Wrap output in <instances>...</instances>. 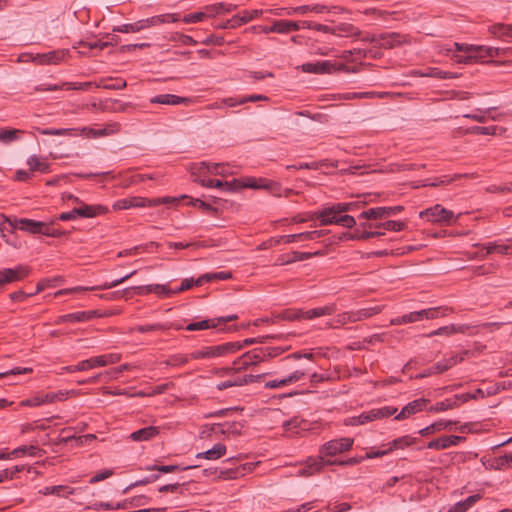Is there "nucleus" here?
<instances>
[{
  "instance_id": "nucleus-17",
  "label": "nucleus",
  "mask_w": 512,
  "mask_h": 512,
  "mask_svg": "<svg viewBox=\"0 0 512 512\" xmlns=\"http://www.w3.org/2000/svg\"><path fill=\"white\" fill-rule=\"evenodd\" d=\"M199 183L203 187L218 188L222 191H227V192L237 191L243 187L242 184L236 179H233L231 181H225V182H223L219 179H199Z\"/></svg>"
},
{
  "instance_id": "nucleus-18",
  "label": "nucleus",
  "mask_w": 512,
  "mask_h": 512,
  "mask_svg": "<svg viewBox=\"0 0 512 512\" xmlns=\"http://www.w3.org/2000/svg\"><path fill=\"white\" fill-rule=\"evenodd\" d=\"M136 273V270L132 271L131 273L119 278V279H115L111 282H106L102 285H99V286H95V287H75V288H72V289H64V290H59L58 292H56V296L58 295H63V294H67L69 292H77V291H87V290H105V289H110V288H114L116 286H118L119 284L123 283L124 281L128 280L131 276H133L134 274Z\"/></svg>"
},
{
  "instance_id": "nucleus-2",
  "label": "nucleus",
  "mask_w": 512,
  "mask_h": 512,
  "mask_svg": "<svg viewBox=\"0 0 512 512\" xmlns=\"http://www.w3.org/2000/svg\"><path fill=\"white\" fill-rule=\"evenodd\" d=\"M177 202L176 198L172 197H162V198H154L148 199L140 196H133L128 198L119 199L113 205V208L116 210H126L130 208H144V207H154L161 204H170Z\"/></svg>"
},
{
  "instance_id": "nucleus-15",
  "label": "nucleus",
  "mask_w": 512,
  "mask_h": 512,
  "mask_svg": "<svg viewBox=\"0 0 512 512\" xmlns=\"http://www.w3.org/2000/svg\"><path fill=\"white\" fill-rule=\"evenodd\" d=\"M488 119L496 120V109L488 108L485 111L482 110V135H501L506 129L499 125H485Z\"/></svg>"
},
{
  "instance_id": "nucleus-7",
  "label": "nucleus",
  "mask_w": 512,
  "mask_h": 512,
  "mask_svg": "<svg viewBox=\"0 0 512 512\" xmlns=\"http://www.w3.org/2000/svg\"><path fill=\"white\" fill-rule=\"evenodd\" d=\"M67 54V50H53L36 55L24 54L22 57H29V60L37 65H52L60 63Z\"/></svg>"
},
{
  "instance_id": "nucleus-6",
  "label": "nucleus",
  "mask_w": 512,
  "mask_h": 512,
  "mask_svg": "<svg viewBox=\"0 0 512 512\" xmlns=\"http://www.w3.org/2000/svg\"><path fill=\"white\" fill-rule=\"evenodd\" d=\"M263 14V10L254 9L252 11L243 10L240 14L233 16L231 19L225 20L217 25L220 29H235Z\"/></svg>"
},
{
  "instance_id": "nucleus-58",
  "label": "nucleus",
  "mask_w": 512,
  "mask_h": 512,
  "mask_svg": "<svg viewBox=\"0 0 512 512\" xmlns=\"http://www.w3.org/2000/svg\"><path fill=\"white\" fill-rule=\"evenodd\" d=\"M421 76L433 77L438 79H450L455 77L453 73L443 71L438 68H430L428 72L422 73Z\"/></svg>"
},
{
  "instance_id": "nucleus-52",
  "label": "nucleus",
  "mask_w": 512,
  "mask_h": 512,
  "mask_svg": "<svg viewBox=\"0 0 512 512\" xmlns=\"http://www.w3.org/2000/svg\"><path fill=\"white\" fill-rule=\"evenodd\" d=\"M457 363V357L452 356L447 359H443L437 362L435 365L431 367V372L443 373L453 367Z\"/></svg>"
},
{
  "instance_id": "nucleus-49",
  "label": "nucleus",
  "mask_w": 512,
  "mask_h": 512,
  "mask_svg": "<svg viewBox=\"0 0 512 512\" xmlns=\"http://www.w3.org/2000/svg\"><path fill=\"white\" fill-rule=\"evenodd\" d=\"M96 367H103V361L100 356L91 357L86 360H82L77 364L79 371H87Z\"/></svg>"
},
{
  "instance_id": "nucleus-16",
  "label": "nucleus",
  "mask_w": 512,
  "mask_h": 512,
  "mask_svg": "<svg viewBox=\"0 0 512 512\" xmlns=\"http://www.w3.org/2000/svg\"><path fill=\"white\" fill-rule=\"evenodd\" d=\"M262 375L246 374L244 376H236L231 379L222 381L216 385L217 390L222 391L233 386H243L249 383L259 382Z\"/></svg>"
},
{
  "instance_id": "nucleus-27",
  "label": "nucleus",
  "mask_w": 512,
  "mask_h": 512,
  "mask_svg": "<svg viewBox=\"0 0 512 512\" xmlns=\"http://www.w3.org/2000/svg\"><path fill=\"white\" fill-rule=\"evenodd\" d=\"M189 98L180 97L173 94H160L152 97L150 103L162 105H180L189 103Z\"/></svg>"
},
{
  "instance_id": "nucleus-33",
  "label": "nucleus",
  "mask_w": 512,
  "mask_h": 512,
  "mask_svg": "<svg viewBox=\"0 0 512 512\" xmlns=\"http://www.w3.org/2000/svg\"><path fill=\"white\" fill-rule=\"evenodd\" d=\"M361 34V31L350 23H340L333 26V35L340 37H356Z\"/></svg>"
},
{
  "instance_id": "nucleus-8",
  "label": "nucleus",
  "mask_w": 512,
  "mask_h": 512,
  "mask_svg": "<svg viewBox=\"0 0 512 512\" xmlns=\"http://www.w3.org/2000/svg\"><path fill=\"white\" fill-rule=\"evenodd\" d=\"M29 274L26 266L18 265L15 268L0 269V286L24 279Z\"/></svg>"
},
{
  "instance_id": "nucleus-55",
  "label": "nucleus",
  "mask_w": 512,
  "mask_h": 512,
  "mask_svg": "<svg viewBox=\"0 0 512 512\" xmlns=\"http://www.w3.org/2000/svg\"><path fill=\"white\" fill-rule=\"evenodd\" d=\"M375 420V413L373 412V409L369 411H365L361 413L359 416H355L350 418L349 424L353 426L357 425H363L367 422H371Z\"/></svg>"
},
{
  "instance_id": "nucleus-26",
  "label": "nucleus",
  "mask_w": 512,
  "mask_h": 512,
  "mask_svg": "<svg viewBox=\"0 0 512 512\" xmlns=\"http://www.w3.org/2000/svg\"><path fill=\"white\" fill-rule=\"evenodd\" d=\"M243 348V344L240 341L227 342L215 346H211L213 358L222 357L229 354H233Z\"/></svg>"
},
{
  "instance_id": "nucleus-47",
  "label": "nucleus",
  "mask_w": 512,
  "mask_h": 512,
  "mask_svg": "<svg viewBox=\"0 0 512 512\" xmlns=\"http://www.w3.org/2000/svg\"><path fill=\"white\" fill-rule=\"evenodd\" d=\"M416 442V438L405 435L399 438L394 439L388 448V451H393L395 449H403L404 447H408Z\"/></svg>"
},
{
  "instance_id": "nucleus-61",
  "label": "nucleus",
  "mask_w": 512,
  "mask_h": 512,
  "mask_svg": "<svg viewBox=\"0 0 512 512\" xmlns=\"http://www.w3.org/2000/svg\"><path fill=\"white\" fill-rule=\"evenodd\" d=\"M485 249H486V254L505 255V254H508L510 247L506 246V245H499L496 243H489L485 246Z\"/></svg>"
},
{
  "instance_id": "nucleus-36",
  "label": "nucleus",
  "mask_w": 512,
  "mask_h": 512,
  "mask_svg": "<svg viewBox=\"0 0 512 512\" xmlns=\"http://www.w3.org/2000/svg\"><path fill=\"white\" fill-rule=\"evenodd\" d=\"M452 311L451 308L448 307H431L427 309L420 310L419 313L421 314V321L423 319H435L439 317L446 316L448 313Z\"/></svg>"
},
{
  "instance_id": "nucleus-64",
  "label": "nucleus",
  "mask_w": 512,
  "mask_h": 512,
  "mask_svg": "<svg viewBox=\"0 0 512 512\" xmlns=\"http://www.w3.org/2000/svg\"><path fill=\"white\" fill-rule=\"evenodd\" d=\"M210 167H211L210 173L212 175L226 176L231 173L229 171V165L225 164V163H211Z\"/></svg>"
},
{
  "instance_id": "nucleus-57",
  "label": "nucleus",
  "mask_w": 512,
  "mask_h": 512,
  "mask_svg": "<svg viewBox=\"0 0 512 512\" xmlns=\"http://www.w3.org/2000/svg\"><path fill=\"white\" fill-rule=\"evenodd\" d=\"M140 20L129 23V24H123L121 26H116L113 28L114 32H121V33H135L142 30Z\"/></svg>"
},
{
  "instance_id": "nucleus-22",
  "label": "nucleus",
  "mask_w": 512,
  "mask_h": 512,
  "mask_svg": "<svg viewBox=\"0 0 512 512\" xmlns=\"http://www.w3.org/2000/svg\"><path fill=\"white\" fill-rule=\"evenodd\" d=\"M304 376H305V372L304 371L296 370L293 373H291L288 376L283 377L281 379H274V380L267 381L265 383V387L269 388V389L281 388V387L287 386L289 384L298 382Z\"/></svg>"
},
{
  "instance_id": "nucleus-46",
  "label": "nucleus",
  "mask_w": 512,
  "mask_h": 512,
  "mask_svg": "<svg viewBox=\"0 0 512 512\" xmlns=\"http://www.w3.org/2000/svg\"><path fill=\"white\" fill-rule=\"evenodd\" d=\"M418 321H421V314L419 313V311H414V312H410L408 314H405V315H402V316H399L396 318H392L390 320V324L391 325H402V324L414 323V322H418Z\"/></svg>"
},
{
  "instance_id": "nucleus-45",
  "label": "nucleus",
  "mask_w": 512,
  "mask_h": 512,
  "mask_svg": "<svg viewBox=\"0 0 512 512\" xmlns=\"http://www.w3.org/2000/svg\"><path fill=\"white\" fill-rule=\"evenodd\" d=\"M173 327L171 323H154V324H146V325H138L133 328V331H137L139 333H147L152 331H165Z\"/></svg>"
},
{
  "instance_id": "nucleus-35",
  "label": "nucleus",
  "mask_w": 512,
  "mask_h": 512,
  "mask_svg": "<svg viewBox=\"0 0 512 512\" xmlns=\"http://www.w3.org/2000/svg\"><path fill=\"white\" fill-rule=\"evenodd\" d=\"M27 165L29 166L30 172L39 171L41 173L50 172V164L45 159L39 158L36 155H32L27 159Z\"/></svg>"
},
{
  "instance_id": "nucleus-39",
  "label": "nucleus",
  "mask_w": 512,
  "mask_h": 512,
  "mask_svg": "<svg viewBox=\"0 0 512 512\" xmlns=\"http://www.w3.org/2000/svg\"><path fill=\"white\" fill-rule=\"evenodd\" d=\"M480 500L479 494H474L467 497L463 501H459L452 505L448 512H466L469 508H471L476 502Z\"/></svg>"
},
{
  "instance_id": "nucleus-38",
  "label": "nucleus",
  "mask_w": 512,
  "mask_h": 512,
  "mask_svg": "<svg viewBox=\"0 0 512 512\" xmlns=\"http://www.w3.org/2000/svg\"><path fill=\"white\" fill-rule=\"evenodd\" d=\"M127 86V83L122 78H107L101 80L95 87L103 88L106 90H122Z\"/></svg>"
},
{
  "instance_id": "nucleus-9",
  "label": "nucleus",
  "mask_w": 512,
  "mask_h": 512,
  "mask_svg": "<svg viewBox=\"0 0 512 512\" xmlns=\"http://www.w3.org/2000/svg\"><path fill=\"white\" fill-rule=\"evenodd\" d=\"M403 210L402 206H393V207H375L370 208L368 210L363 211L359 218L363 219H386L390 216L396 215Z\"/></svg>"
},
{
  "instance_id": "nucleus-56",
  "label": "nucleus",
  "mask_w": 512,
  "mask_h": 512,
  "mask_svg": "<svg viewBox=\"0 0 512 512\" xmlns=\"http://www.w3.org/2000/svg\"><path fill=\"white\" fill-rule=\"evenodd\" d=\"M464 326H456L454 324L443 326L438 328L437 330L432 331L428 336L432 337L435 335H451L457 332H463Z\"/></svg>"
},
{
  "instance_id": "nucleus-60",
  "label": "nucleus",
  "mask_w": 512,
  "mask_h": 512,
  "mask_svg": "<svg viewBox=\"0 0 512 512\" xmlns=\"http://www.w3.org/2000/svg\"><path fill=\"white\" fill-rule=\"evenodd\" d=\"M275 318L282 320L294 321L302 318V310L299 309H288L277 315Z\"/></svg>"
},
{
  "instance_id": "nucleus-40",
  "label": "nucleus",
  "mask_w": 512,
  "mask_h": 512,
  "mask_svg": "<svg viewBox=\"0 0 512 512\" xmlns=\"http://www.w3.org/2000/svg\"><path fill=\"white\" fill-rule=\"evenodd\" d=\"M237 8L235 4H225L223 2L211 4L205 7L207 15L214 16L221 13H230Z\"/></svg>"
},
{
  "instance_id": "nucleus-5",
  "label": "nucleus",
  "mask_w": 512,
  "mask_h": 512,
  "mask_svg": "<svg viewBox=\"0 0 512 512\" xmlns=\"http://www.w3.org/2000/svg\"><path fill=\"white\" fill-rule=\"evenodd\" d=\"M480 393V388H477L474 393H463L456 394L451 398H447L443 401L435 403L429 408L431 412H443L455 407H459L461 404L467 402L470 399H476L477 394Z\"/></svg>"
},
{
  "instance_id": "nucleus-63",
  "label": "nucleus",
  "mask_w": 512,
  "mask_h": 512,
  "mask_svg": "<svg viewBox=\"0 0 512 512\" xmlns=\"http://www.w3.org/2000/svg\"><path fill=\"white\" fill-rule=\"evenodd\" d=\"M373 412L375 413V420L376 419H383L387 418L389 416H392L397 412V409L391 406H384L381 408H375L373 409Z\"/></svg>"
},
{
  "instance_id": "nucleus-50",
  "label": "nucleus",
  "mask_w": 512,
  "mask_h": 512,
  "mask_svg": "<svg viewBox=\"0 0 512 512\" xmlns=\"http://www.w3.org/2000/svg\"><path fill=\"white\" fill-rule=\"evenodd\" d=\"M190 355L174 354L168 357L163 364L167 367H181L188 363Z\"/></svg>"
},
{
  "instance_id": "nucleus-42",
  "label": "nucleus",
  "mask_w": 512,
  "mask_h": 512,
  "mask_svg": "<svg viewBox=\"0 0 512 512\" xmlns=\"http://www.w3.org/2000/svg\"><path fill=\"white\" fill-rule=\"evenodd\" d=\"M382 311L380 306H374L369 308H362L356 311H351L353 315L354 322L363 321L368 319L374 315L379 314Z\"/></svg>"
},
{
  "instance_id": "nucleus-37",
  "label": "nucleus",
  "mask_w": 512,
  "mask_h": 512,
  "mask_svg": "<svg viewBox=\"0 0 512 512\" xmlns=\"http://www.w3.org/2000/svg\"><path fill=\"white\" fill-rule=\"evenodd\" d=\"M225 453H226V446L221 443H217L211 449H209L205 452L198 453L196 455V458H205L208 460H216V459H219L220 457L224 456Z\"/></svg>"
},
{
  "instance_id": "nucleus-59",
  "label": "nucleus",
  "mask_w": 512,
  "mask_h": 512,
  "mask_svg": "<svg viewBox=\"0 0 512 512\" xmlns=\"http://www.w3.org/2000/svg\"><path fill=\"white\" fill-rule=\"evenodd\" d=\"M305 421L303 419H300L299 417H293L287 421H285L282 425L283 429L285 431H291L294 432L297 428L305 429V427H302V424H304Z\"/></svg>"
},
{
  "instance_id": "nucleus-11",
  "label": "nucleus",
  "mask_w": 512,
  "mask_h": 512,
  "mask_svg": "<svg viewBox=\"0 0 512 512\" xmlns=\"http://www.w3.org/2000/svg\"><path fill=\"white\" fill-rule=\"evenodd\" d=\"M421 217H426L429 221L432 222H444L449 223L453 218L452 211H449L437 204L431 208L426 209L420 213Z\"/></svg>"
},
{
  "instance_id": "nucleus-1",
  "label": "nucleus",
  "mask_w": 512,
  "mask_h": 512,
  "mask_svg": "<svg viewBox=\"0 0 512 512\" xmlns=\"http://www.w3.org/2000/svg\"><path fill=\"white\" fill-rule=\"evenodd\" d=\"M353 442V439L349 437H344L326 442L320 448V460H313V463L310 464V467H314V469L317 471L320 470L325 464V462L323 461V456L332 457L342 452L348 451L351 449Z\"/></svg>"
},
{
  "instance_id": "nucleus-51",
  "label": "nucleus",
  "mask_w": 512,
  "mask_h": 512,
  "mask_svg": "<svg viewBox=\"0 0 512 512\" xmlns=\"http://www.w3.org/2000/svg\"><path fill=\"white\" fill-rule=\"evenodd\" d=\"M212 431L215 433H222V434H239V425L235 422L224 423V424H214L212 427Z\"/></svg>"
},
{
  "instance_id": "nucleus-25",
  "label": "nucleus",
  "mask_w": 512,
  "mask_h": 512,
  "mask_svg": "<svg viewBox=\"0 0 512 512\" xmlns=\"http://www.w3.org/2000/svg\"><path fill=\"white\" fill-rule=\"evenodd\" d=\"M96 316H98V312L96 310L78 311V312L69 313V314L60 316L58 318V320L56 321V323L60 324V323H66V322H71V323L85 322V321L93 319Z\"/></svg>"
},
{
  "instance_id": "nucleus-4",
  "label": "nucleus",
  "mask_w": 512,
  "mask_h": 512,
  "mask_svg": "<svg viewBox=\"0 0 512 512\" xmlns=\"http://www.w3.org/2000/svg\"><path fill=\"white\" fill-rule=\"evenodd\" d=\"M302 70L307 73L315 74H331L334 72H355V69H352L343 63L334 62L330 60L317 61L314 63H305L302 65Z\"/></svg>"
},
{
  "instance_id": "nucleus-20",
  "label": "nucleus",
  "mask_w": 512,
  "mask_h": 512,
  "mask_svg": "<svg viewBox=\"0 0 512 512\" xmlns=\"http://www.w3.org/2000/svg\"><path fill=\"white\" fill-rule=\"evenodd\" d=\"M460 54L455 55V61L459 63L477 62L480 47L472 48L459 43L454 44Z\"/></svg>"
},
{
  "instance_id": "nucleus-43",
  "label": "nucleus",
  "mask_w": 512,
  "mask_h": 512,
  "mask_svg": "<svg viewBox=\"0 0 512 512\" xmlns=\"http://www.w3.org/2000/svg\"><path fill=\"white\" fill-rule=\"evenodd\" d=\"M151 498L145 495L134 496L130 499L117 502V504H125L120 510L128 509L130 507H140L149 504Z\"/></svg>"
},
{
  "instance_id": "nucleus-32",
  "label": "nucleus",
  "mask_w": 512,
  "mask_h": 512,
  "mask_svg": "<svg viewBox=\"0 0 512 512\" xmlns=\"http://www.w3.org/2000/svg\"><path fill=\"white\" fill-rule=\"evenodd\" d=\"M159 434V428L147 426L131 433L130 438L135 442L148 441Z\"/></svg>"
},
{
  "instance_id": "nucleus-19",
  "label": "nucleus",
  "mask_w": 512,
  "mask_h": 512,
  "mask_svg": "<svg viewBox=\"0 0 512 512\" xmlns=\"http://www.w3.org/2000/svg\"><path fill=\"white\" fill-rule=\"evenodd\" d=\"M510 463H512V454L493 457L491 453L487 452L482 456V466H484L486 469H502Z\"/></svg>"
},
{
  "instance_id": "nucleus-62",
  "label": "nucleus",
  "mask_w": 512,
  "mask_h": 512,
  "mask_svg": "<svg viewBox=\"0 0 512 512\" xmlns=\"http://www.w3.org/2000/svg\"><path fill=\"white\" fill-rule=\"evenodd\" d=\"M406 227V224L401 221H395V220H387L385 222H382V229L384 231H401Z\"/></svg>"
},
{
  "instance_id": "nucleus-31",
  "label": "nucleus",
  "mask_w": 512,
  "mask_h": 512,
  "mask_svg": "<svg viewBox=\"0 0 512 512\" xmlns=\"http://www.w3.org/2000/svg\"><path fill=\"white\" fill-rule=\"evenodd\" d=\"M508 51H509V48H493V47H487L484 50V47L482 46V65H485L488 67H490L492 65H496V66L503 65L504 62L494 61V60H484V58L485 57L492 58L494 56L506 54Z\"/></svg>"
},
{
  "instance_id": "nucleus-14",
  "label": "nucleus",
  "mask_w": 512,
  "mask_h": 512,
  "mask_svg": "<svg viewBox=\"0 0 512 512\" xmlns=\"http://www.w3.org/2000/svg\"><path fill=\"white\" fill-rule=\"evenodd\" d=\"M406 43H408V37L406 35L396 32L379 34L378 47L380 48L393 49Z\"/></svg>"
},
{
  "instance_id": "nucleus-13",
  "label": "nucleus",
  "mask_w": 512,
  "mask_h": 512,
  "mask_svg": "<svg viewBox=\"0 0 512 512\" xmlns=\"http://www.w3.org/2000/svg\"><path fill=\"white\" fill-rule=\"evenodd\" d=\"M339 216H341L340 212H337L336 209L330 205L323 207L319 211H316L312 214L311 219H317L320 222V225H339Z\"/></svg>"
},
{
  "instance_id": "nucleus-21",
  "label": "nucleus",
  "mask_w": 512,
  "mask_h": 512,
  "mask_svg": "<svg viewBox=\"0 0 512 512\" xmlns=\"http://www.w3.org/2000/svg\"><path fill=\"white\" fill-rule=\"evenodd\" d=\"M464 438L456 435H446L427 443L428 449L442 450L458 445Z\"/></svg>"
},
{
  "instance_id": "nucleus-23",
  "label": "nucleus",
  "mask_w": 512,
  "mask_h": 512,
  "mask_svg": "<svg viewBox=\"0 0 512 512\" xmlns=\"http://www.w3.org/2000/svg\"><path fill=\"white\" fill-rule=\"evenodd\" d=\"M427 402H428V400L424 399V398L416 399V400L409 402L395 416V419L402 420V419L410 417L413 414H416V413L422 411L425 408Z\"/></svg>"
},
{
  "instance_id": "nucleus-41",
  "label": "nucleus",
  "mask_w": 512,
  "mask_h": 512,
  "mask_svg": "<svg viewBox=\"0 0 512 512\" xmlns=\"http://www.w3.org/2000/svg\"><path fill=\"white\" fill-rule=\"evenodd\" d=\"M231 278V273L226 271L215 272V273H206L199 276L195 284L196 286H201L204 283L210 282L212 280H227Z\"/></svg>"
},
{
  "instance_id": "nucleus-53",
  "label": "nucleus",
  "mask_w": 512,
  "mask_h": 512,
  "mask_svg": "<svg viewBox=\"0 0 512 512\" xmlns=\"http://www.w3.org/2000/svg\"><path fill=\"white\" fill-rule=\"evenodd\" d=\"M21 133L22 131L18 129L2 128L0 129V142L4 144H9L19 139V134Z\"/></svg>"
},
{
  "instance_id": "nucleus-34",
  "label": "nucleus",
  "mask_w": 512,
  "mask_h": 512,
  "mask_svg": "<svg viewBox=\"0 0 512 512\" xmlns=\"http://www.w3.org/2000/svg\"><path fill=\"white\" fill-rule=\"evenodd\" d=\"M211 163L200 162L191 166V176L195 182L199 183V179H206V176L212 175L210 173Z\"/></svg>"
},
{
  "instance_id": "nucleus-29",
  "label": "nucleus",
  "mask_w": 512,
  "mask_h": 512,
  "mask_svg": "<svg viewBox=\"0 0 512 512\" xmlns=\"http://www.w3.org/2000/svg\"><path fill=\"white\" fill-rule=\"evenodd\" d=\"M384 232L378 231V230H371V231H360L359 229L354 230L353 232H345L343 233L342 237L340 239L345 240H368L371 238H376L383 236Z\"/></svg>"
},
{
  "instance_id": "nucleus-10",
  "label": "nucleus",
  "mask_w": 512,
  "mask_h": 512,
  "mask_svg": "<svg viewBox=\"0 0 512 512\" xmlns=\"http://www.w3.org/2000/svg\"><path fill=\"white\" fill-rule=\"evenodd\" d=\"M238 319L236 314H230L228 316L219 317L217 319H207L198 322H193L184 327L187 331L205 330L209 328H215L220 324H224L230 321Z\"/></svg>"
},
{
  "instance_id": "nucleus-54",
  "label": "nucleus",
  "mask_w": 512,
  "mask_h": 512,
  "mask_svg": "<svg viewBox=\"0 0 512 512\" xmlns=\"http://www.w3.org/2000/svg\"><path fill=\"white\" fill-rule=\"evenodd\" d=\"M489 31L500 38L511 37L512 38V24H496L489 28Z\"/></svg>"
},
{
  "instance_id": "nucleus-3",
  "label": "nucleus",
  "mask_w": 512,
  "mask_h": 512,
  "mask_svg": "<svg viewBox=\"0 0 512 512\" xmlns=\"http://www.w3.org/2000/svg\"><path fill=\"white\" fill-rule=\"evenodd\" d=\"M1 230L18 229L33 235L45 234L46 222L36 221L28 218H14L10 219L3 216V221L0 223Z\"/></svg>"
},
{
  "instance_id": "nucleus-28",
  "label": "nucleus",
  "mask_w": 512,
  "mask_h": 512,
  "mask_svg": "<svg viewBox=\"0 0 512 512\" xmlns=\"http://www.w3.org/2000/svg\"><path fill=\"white\" fill-rule=\"evenodd\" d=\"M326 234L325 230H313L307 232H301L297 234H290L283 238L285 244H289L295 241H308L318 239Z\"/></svg>"
},
{
  "instance_id": "nucleus-30",
  "label": "nucleus",
  "mask_w": 512,
  "mask_h": 512,
  "mask_svg": "<svg viewBox=\"0 0 512 512\" xmlns=\"http://www.w3.org/2000/svg\"><path fill=\"white\" fill-rule=\"evenodd\" d=\"M337 311L336 304H328L323 307H316L307 311L302 310V318L304 319H313L325 315H332Z\"/></svg>"
},
{
  "instance_id": "nucleus-24",
  "label": "nucleus",
  "mask_w": 512,
  "mask_h": 512,
  "mask_svg": "<svg viewBox=\"0 0 512 512\" xmlns=\"http://www.w3.org/2000/svg\"><path fill=\"white\" fill-rule=\"evenodd\" d=\"M108 208L103 205H87L81 204V206L74 208V213L77 214V218H93L98 215L107 213Z\"/></svg>"
},
{
  "instance_id": "nucleus-48",
  "label": "nucleus",
  "mask_w": 512,
  "mask_h": 512,
  "mask_svg": "<svg viewBox=\"0 0 512 512\" xmlns=\"http://www.w3.org/2000/svg\"><path fill=\"white\" fill-rule=\"evenodd\" d=\"M244 360L251 362V366L257 365L260 362L265 361V354H263L262 348H254L244 353Z\"/></svg>"
},
{
  "instance_id": "nucleus-44",
  "label": "nucleus",
  "mask_w": 512,
  "mask_h": 512,
  "mask_svg": "<svg viewBox=\"0 0 512 512\" xmlns=\"http://www.w3.org/2000/svg\"><path fill=\"white\" fill-rule=\"evenodd\" d=\"M347 323H354L351 311L338 314L332 321L327 323V326L336 329L344 326Z\"/></svg>"
},
{
  "instance_id": "nucleus-12",
  "label": "nucleus",
  "mask_w": 512,
  "mask_h": 512,
  "mask_svg": "<svg viewBox=\"0 0 512 512\" xmlns=\"http://www.w3.org/2000/svg\"><path fill=\"white\" fill-rule=\"evenodd\" d=\"M121 130V124L118 122H109L105 124L102 128H90V127H83L82 133L90 138H100V137H106L111 136L114 134L119 133Z\"/></svg>"
}]
</instances>
